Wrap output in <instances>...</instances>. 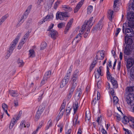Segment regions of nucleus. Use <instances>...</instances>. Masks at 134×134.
I'll use <instances>...</instances> for the list:
<instances>
[{"instance_id":"obj_45","label":"nucleus","mask_w":134,"mask_h":134,"mask_svg":"<svg viewBox=\"0 0 134 134\" xmlns=\"http://www.w3.org/2000/svg\"><path fill=\"white\" fill-rule=\"evenodd\" d=\"M103 69V67L102 66H100L99 67V69L97 70V73L99 74H101L102 75H103V74L102 73V69Z\"/></svg>"},{"instance_id":"obj_18","label":"nucleus","mask_w":134,"mask_h":134,"mask_svg":"<svg viewBox=\"0 0 134 134\" xmlns=\"http://www.w3.org/2000/svg\"><path fill=\"white\" fill-rule=\"evenodd\" d=\"M9 93L11 96L13 97H17L19 95L17 91L13 90L9 91Z\"/></svg>"},{"instance_id":"obj_60","label":"nucleus","mask_w":134,"mask_h":134,"mask_svg":"<svg viewBox=\"0 0 134 134\" xmlns=\"http://www.w3.org/2000/svg\"><path fill=\"white\" fill-rule=\"evenodd\" d=\"M28 33H26L25 34L24 36L23 39V40H24L26 41V40L28 38Z\"/></svg>"},{"instance_id":"obj_61","label":"nucleus","mask_w":134,"mask_h":134,"mask_svg":"<svg viewBox=\"0 0 134 134\" xmlns=\"http://www.w3.org/2000/svg\"><path fill=\"white\" fill-rule=\"evenodd\" d=\"M71 129H70L66 131L65 134H71Z\"/></svg>"},{"instance_id":"obj_33","label":"nucleus","mask_w":134,"mask_h":134,"mask_svg":"<svg viewBox=\"0 0 134 134\" xmlns=\"http://www.w3.org/2000/svg\"><path fill=\"white\" fill-rule=\"evenodd\" d=\"M77 115H75V118L73 120V122L74 126H75L76 124H78L79 123V121H77Z\"/></svg>"},{"instance_id":"obj_37","label":"nucleus","mask_w":134,"mask_h":134,"mask_svg":"<svg viewBox=\"0 0 134 134\" xmlns=\"http://www.w3.org/2000/svg\"><path fill=\"white\" fill-rule=\"evenodd\" d=\"M47 46V43L46 42H43L42 43L41 45V50H42L45 48Z\"/></svg>"},{"instance_id":"obj_52","label":"nucleus","mask_w":134,"mask_h":134,"mask_svg":"<svg viewBox=\"0 0 134 134\" xmlns=\"http://www.w3.org/2000/svg\"><path fill=\"white\" fill-rule=\"evenodd\" d=\"M127 90L129 92H132L133 90V87H127Z\"/></svg>"},{"instance_id":"obj_19","label":"nucleus","mask_w":134,"mask_h":134,"mask_svg":"<svg viewBox=\"0 0 134 134\" xmlns=\"http://www.w3.org/2000/svg\"><path fill=\"white\" fill-rule=\"evenodd\" d=\"M63 10L66 12H70L72 10V8L68 5H63L62 6Z\"/></svg>"},{"instance_id":"obj_63","label":"nucleus","mask_w":134,"mask_h":134,"mask_svg":"<svg viewBox=\"0 0 134 134\" xmlns=\"http://www.w3.org/2000/svg\"><path fill=\"white\" fill-rule=\"evenodd\" d=\"M14 106L15 107H17L18 106V103L17 100H14Z\"/></svg>"},{"instance_id":"obj_64","label":"nucleus","mask_w":134,"mask_h":134,"mask_svg":"<svg viewBox=\"0 0 134 134\" xmlns=\"http://www.w3.org/2000/svg\"><path fill=\"white\" fill-rule=\"evenodd\" d=\"M101 132L103 134H107V131L103 128H102Z\"/></svg>"},{"instance_id":"obj_47","label":"nucleus","mask_w":134,"mask_h":134,"mask_svg":"<svg viewBox=\"0 0 134 134\" xmlns=\"http://www.w3.org/2000/svg\"><path fill=\"white\" fill-rule=\"evenodd\" d=\"M41 115L38 112H37L35 116V118L36 121H37L39 119Z\"/></svg>"},{"instance_id":"obj_31","label":"nucleus","mask_w":134,"mask_h":134,"mask_svg":"<svg viewBox=\"0 0 134 134\" xmlns=\"http://www.w3.org/2000/svg\"><path fill=\"white\" fill-rule=\"evenodd\" d=\"M51 73V71H49L46 72L44 75V77L48 79L50 77Z\"/></svg>"},{"instance_id":"obj_53","label":"nucleus","mask_w":134,"mask_h":134,"mask_svg":"<svg viewBox=\"0 0 134 134\" xmlns=\"http://www.w3.org/2000/svg\"><path fill=\"white\" fill-rule=\"evenodd\" d=\"M121 62H119L118 63V64L117 69V70L119 71L120 70L121 66Z\"/></svg>"},{"instance_id":"obj_26","label":"nucleus","mask_w":134,"mask_h":134,"mask_svg":"<svg viewBox=\"0 0 134 134\" xmlns=\"http://www.w3.org/2000/svg\"><path fill=\"white\" fill-rule=\"evenodd\" d=\"M8 17V15L7 14L2 16L0 19V26L5 21L6 19Z\"/></svg>"},{"instance_id":"obj_7","label":"nucleus","mask_w":134,"mask_h":134,"mask_svg":"<svg viewBox=\"0 0 134 134\" xmlns=\"http://www.w3.org/2000/svg\"><path fill=\"white\" fill-rule=\"evenodd\" d=\"M127 18L128 21L125 23L134 26V13L132 12H130L128 13Z\"/></svg>"},{"instance_id":"obj_39","label":"nucleus","mask_w":134,"mask_h":134,"mask_svg":"<svg viewBox=\"0 0 134 134\" xmlns=\"http://www.w3.org/2000/svg\"><path fill=\"white\" fill-rule=\"evenodd\" d=\"M70 75L71 74H69L68 73H67L66 75L65 76L63 79L65 80H66L68 82L69 81V79Z\"/></svg>"},{"instance_id":"obj_1","label":"nucleus","mask_w":134,"mask_h":134,"mask_svg":"<svg viewBox=\"0 0 134 134\" xmlns=\"http://www.w3.org/2000/svg\"><path fill=\"white\" fill-rule=\"evenodd\" d=\"M93 19V17H91L88 20L86 21L82 25L81 29L80 31V32L82 34L84 32L86 31L84 35V37L85 38L87 37L88 36L90 28L93 25V23H92Z\"/></svg>"},{"instance_id":"obj_58","label":"nucleus","mask_w":134,"mask_h":134,"mask_svg":"<svg viewBox=\"0 0 134 134\" xmlns=\"http://www.w3.org/2000/svg\"><path fill=\"white\" fill-rule=\"evenodd\" d=\"M64 24L63 23H60L58 25V28H61L64 26Z\"/></svg>"},{"instance_id":"obj_48","label":"nucleus","mask_w":134,"mask_h":134,"mask_svg":"<svg viewBox=\"0 0 134 134\" xmlns=\"http://www.w3.org/2000/svg\"><path fill=\"white\" fill-rule=\"evenodd\" d=\"M2 107L4 111H5L6 110H7L8 109L7 105L5 103H3L2 105Z\"/></svg>"},{"instance_id":"obj_62","label":"nucleus","mask_w":134,"mask_h":134,"mask_svg":"<svg viewBox=\"0 0 134 134\" xmlns=\"http://www.w3.org/2000/svg\"><path fill=\"white\" fill-rule=\"evenodd\" d=\"M43 93L41 94L38 97V102H40L42 99V95Z\"/></svg>"},{"instance_id":"obj_3","label":"nucleus","mask_w":134,"mask_h":134,"mask_svg":"<svg viewBox=\"0 0 134 134\" xmlns=\"http://www.w3.org/2000/svg\"><path fill=\"white\" fill-rule=\"evenodd\" d=\"M124 60H126L127 59V56L129 57L134 56V48L133 46H125L124 50Z\"/></svg>"},{"instance_id":"obj_14","label":"nucleus","mask_w":134,"mask_h":134,"mask_svg":"<svg viewBox=\"0 0 134 134\" xmlns=\"http://www.w3.org/2000/svg\"><path fill=\"white\" fill-rule=\"evenodd\" d=\"M82 91L80 88L77 89L76 92L75 97L77 99H79L82 94Z\"/></svg>"},{"instance_id":"obj_34","label":"nucleus","mask_w":134,"mask_h":134,"mask_svg":"<svg viewBox=\"0 0 134 134\" xmlns=\"http://www.w3.org/2000/svg\"><path fill=\"white\" fill-rule=\"evenodd\" d=\"M29 57H30L32 58L35 56L34 51L33 50L31 49L29 50Z\"/></svg>"},{"instance_id":"obj_8","label":"nucleus","mask_w":134,"mask_h":134,"mask_svg":"<svg viewBox=\"0 0 134 134\" xmlns=\"http://www.w3.org/2000/svg\"><path fill=\"white\" fill-rule=\"evenodd\" d=\"M126 101L128 104L133 105L134 104V94L131 93L128 94L126 97Z\"/></svg>"},{"instance_id":"obj_15","label":"nucleus","mask_w":134,"mask_h":134,"mask_svg":"<svg viewBox=\"0 0 134 134\" xmlns=\"http://www.w3.org/2000/svg\"><path fill=\"white\" fill-rule=\"evenodd\" d=\"M73 19H71L69 20V22L67 23L64 31L65 33V34H66L69 31L70 28L71 27L72 23H73Z\"/></svg>"},{"instance_id":"obj_54","label":"nucleus","mask_w":134,"mask_h":134,"mask_svg":"<svg viewBox=\"0 0 134 134\" xmlns=\"http://www.w3.org/2000/svg\"><path fill=\"white\" fill-rule=\"evenodd\" d=\"M121 30V29L120 28H118L116 29V30L115 32V36H117L118 34Z\"/></svg>"},{"instance_id":"obj_11","label":"nucleus","mask_w":134,"mask_h":134,"mask_svg":"<svg viewBox=\"0 0 134 134\" xmlns=\"http://www.w3.org/2000/svg\"><path fill=\"white\" fill-rule=\"evenodd\" d=\"M20 34H19L16 37L15 39L13 41V42L11 44L10 47L15 48V46L18 43V41L20 38Z\"/></svg>"},{"instance_id":"obj_49","label":"nucleus","mask_w":134,"mask_h":134,"mask_svg":"<svg viewBox=\"0 0 134 134\" xmlns=\"http://www.w3.org/2000/svg\"><path fill=\"white\" fill-rule=\"evenodd\" d=\"M113 102L114 104H116L119 101V99L118 98L115 96L113 97Z\"/></svg>"},{"instance_id":"obj_16","label":"nucleus","mask_w":134,"mask_h":134,"mask_svg":"<svg viewBox=\"0 0 134 134\" xmlns=\"http://www.w3.org/2000/svg\"><path fill=\"white\" fill-rule=\"evenodd\" d=\"M84 2V0H81L78 3L74 9V12L75 13L77 12L78 11L79 9L83 4Z\"/></svg>"},{"instance_id":"obj_56","label":"nucleus","mask_w":134,"mask_h":134,"mask_svg":"<svg viewBox=\"0 0 134 134\" xmlns=\"http://www.w3.org/2000/svg\"><path fill=\"white\" fill-rule=\"evenodd\" d=\"M97 99L96 98H94L92 100L91 103L94 105L97 103Z\"/></svg>"},{"instance_id":"obj_5","label":"nucleus","mask_w":134,"mask_h":134,"mask_svg":"<svg viewBox=\"0 0 134 134\" xmlns=\"http://www.w3.org/2000/svg\"><path fill=\"white\" fill-rule=\"evenodd\" d=\"M69 17V14L66 12H57L56 15V19H60L61 20L66 21L67 19H65V18Z\"/></svg>"},{"instance_id":"obj_40","label":"nucleus","mask_w":134,"mask_h":134,"mask_svg":"<svg viewBox=\"0 0 134 134\" xmlns=\"http://www.w3.org/2000/svg\"><path fill=\"white\" fill-rule=\"evenodd\" d=\"M52 120L50 119L48 122L47 126L46 127L47 128V129H48L50 127L52 126Z\"/></svg>"},{"instance_id":"obj_10","label":"nucleus","mask_w":134,"mask_h":134,"mask_svg":"<svg viewBox=\"0 0 134 134\" xmlns=\"http://www.w3.org/2000/svg\"><path fill=\"white\" fill-rule=\"evenodd\" d=\"M19 119V117L17 115L14 116L13 118L11 119L10 123L9 129H12L15 124L16 123L17 120Z\"/></svg>"},{"instance_id":"obj_35","label":"nucleus","mask_w":134,"mask_h":134,"mask_svg":"<svg viewBox=\"0 0 134 134\" xmlns=\"http://www.w3.org/2000/svg\"><path fill=\"white\" fill-rule=\"evenodd\" d=\"M48 79L43 77V80L41 81V85L42 86L47 83Z\"/></svg>"},{"instance_id":"obj_23","label":"nucleus","mask_w":134,"mask_h":134,"mask_svg":"<svg viewBox=\"0 0 134 134\" xmlns=\"http://www.w3.org/2000/svg\"><path fill=\"white\" fill-rule=\"evenodd\" d=\"M128 71L130 73L131 78L134 80V66L132 67L130 69V68L129 71Z\"/></svg>"},{"instance_id":"obj_2","label":"nucleus","mask_w":134,"mask_h":134,"mask_svg":"<svg viewBox=\"0 0 134 134\" xmlns=\"http://www.w3.org/2000/svg\"><path fill=\"white\" fill-rule=\"evenodd\" d=\"M132 28H134V26L124 23L122 25V31L124 32L125 30L126 36H125L134 37V32Z\"/></svg>"},{"instance_id":"obj_57","label":"nucleus","mask_w":134,"mask_h":134,"mask_svg":"<svg viewBox=\"0 0 134 134\" xmlns=\"http://www.w3.org/2000/svg\"><path fill=\"white\" fill-rule=\"evenodd\" d=\"M66 105V102L63 101V103L61 107V110L64 109Z\"/></svg>"},{"instance_id":"obj_30","label":"nucleus","mask_w":134,"mask_h":134,"mask_svg":"<svg viewBox=\"0 0 134 134\" xmlns=\"http://www.w3.org/2000/svg\"><path fill=\"white\" fill-rule=\"evenodd\" d=\"M81 33L78 34L74 39V40H76V43H77L81 40Z\"/></svg>"},{"instance_id":"obj_29","label":"nucleus","mask_w":134,"mask_h":134,"mask_svg":"<svg viewBox=\"0 0 134 134\" xmlns=\"http://www.w3.org/2000/svg\"><path fill=\"white\" fill-rule=\"evenodd\" d=\"M97 63V60H96L92 62L90 67V71H91L93 69Z\"/></svg>"},{"instance_id":"obj_55","label":"nucleus","mask_w":134,"mask_h":134,"mask_svg":"<svg viewBox=\"0 0 134 134\" xmlns=\"http://www.w3.org/2000/svg\"><path fill=\"white\" fill-rule=\"evenodd\" d=\"M119 1L118 0H115L113 5V8H114V9L115 10V9L116 7V5H117V3Z\"/></svg>"},{"instance_id":"obj_44","label":"nucleus","mask_w":134,"mask_h":134,"mask_svg":"<svg viewBox=\"0 0 134 134\" xmlns=\"http://www.w3.org/2000/svg\"><path fill=\"white\" fill-rule=\"evenodd\" d=\"M43 121H42L39 124V125L37 127V129L36 130V131L37 132H38V130L40 129L43 126Z\"/></svg>"},{"instance_id":"obj_28","label":"nucleus","mask_w":134,"mask_h":134,"mask_svg":"<svg viewBox=\"0 0 134 134\" xmlns=\"http://www.w3.org/2000/svg\"><path fill=\"white\" fill-rule=\"evenodd\" d=\"M104 25L103 23L101 21H99L97 25V29L99 30H100Z\"/></svg>"},{"instance_id":"obj_51","label":"nucleus","mask_w":134,"mask_h":134,"mask_svg":"<svg viewBox=\"0 0 134 134\" xmlns=\"http://www.w3.org/2000/svg\"><path fill=\"white\" fill-rule=\"evenodd\" d=\"M124 130L125 131V133L126 134H132L131 131L127 129L123 128Z\"/></svg>"},{"instance_id":"obj_43","label":"nucleus","mask_w":134,"mask_h":134,"mask_svg":"<svg viewBox=\"0 0 134 134\" xmlns=\"http://www.w3.org/2000/svg\"><path fill=\"white\" fill-rule=\"evenodd\" d=\"M93 7L91 5L88 6L87 8V12L88 14H90L92 11Z\"/></svg>"},{"instance_id":"obj_21","label":"nucleus","mask_w":134,"mask_h":134,"mask_svg":"<svg viewBox=\"0 0 134 134\" xmlns=\"http://www.w3.org/2000/svg\"><path fill=\"white\" fill-rule=\"evenodd\" d=\"M78 107V102L76 101H75L74 102L73 105V108L74 109V114L75 113H76Z\"/></svg>"},{"instance_id":"obj_6","label":"nucleus","mask_w":134,"mask_h":134,"mask_svg":"<svg viewBox=\"0 0 134 134\" xmlns=\"http://www.w3.org/2000/svg\"><path fill=\"white\" fill-rule=\"evenodd\" d=\"M32 8V5H30L29 6L24 13L21 16L20 20L19 21L18 24L16 26V27H18L20 26L24 21V20L26 19L29 13Z\"/></svg>"},{"instance_id":"obj_24","label":"nucleus","mask_w":134,"mask_h":134,"mask_svg":"<svg viewBox=\"0 0 134 134\" xmlns=\"http://www.w3.org/2000/svg\"><path fill=\"white\" fill-rule=\"evenodd\" d=\"M110 81L113 85L114 88H116L118 87V84L116 81L115 78H113L110 79Z\"/></svg>"},{"instance_id":"obj_42","label":"nucleus","mask_w":134,"mask_h":134,"mask_svg":"<svg viewBox=\"0 0 134 134\" xmlns=\"http://www.w3.org/2000/svg\"><path fill=\"white\" fill-rule=\"evenodd\" d=\"M49 3L47 1L44 4V7L46 9H49L51 8L52 5L50 6H49Z\"/></svg>"},{"instance_id":"obj_36","label":"nucleus","mask_w":134,"mask_h":134,"mask_svg":"<svg viewBox=\"0 0 134 134\" xmlns=\"http://www.w3.org/2000/svg\"><path fill=\"white\" fill-rule=\"evenodd\" d=\"M106 73L107 77L108 80H110L111 79H112L113 78H114L113 77H112L109 71V70H107Z\"/></svg>"},{"instance_id":"obj_4","label":"nucleus","mask_w":134,"mask_h":134,"mask_svg":"<svg viewBox=\"0 0 134 134\" xmlns=\"http://www.w3.org/2000/svg\"><path fill=\"white\" fill-rule=\"evenodd\" d=\"M78 72L77 70H76L75 71L71 79V88L73 89L74 90L76 85V84L78 81L77 77L79 75Z\"/></svg>"},{"instance_id":"obj_32","label":"nucleus","mask_w":134,"mask_h":134,"mask_svg":"<svg viewBox=\"0 0 134 134\" xmlns=\"http://www.w3.org/2000/svg\"><path fill=\"white\" fill-rule=\"evenodd\" d=\"M68 82L63 79L62 80L60 85V87L63 88L66 85Z\"/></svg>"},{"instance_id":"obj_20","label":"nucleus","mask_w":134,"mask_h":134,"mask_svg":"<svg viewBox=\"0 0 134 134\" xmlns=\"http://www.w3.org/2000/svg\"><path fill=\"white\" fill-rule=\"evenodd\" d=\"M113 10H109L108 12V17L110 20L112 21V19L114 18L113 15Z\"/></svg>"},{"instance_id":"obj_38","label":"nucleus","mask_w":134,"mask_h":134,"mask_svg":"<svg viewBox=\"0 0 134 134\" xmlns=\"http://www.w3.org/2000/svg\"><path fill=\"white\" fill-rule=\"evenodd\" d=\"M62 2V1H60L58 0L54 4V8L55 9H56L58 5L59 4Z\"/></svg>"},{"instance_id":"obj_17","label":"nucleus","mask_w":134,"mask_h":134,"mask_svg":"<svg viewBox=\"0 0 134 134\" xmlns=\"http://www.w3.org/2000/svg\"><path fill=\"white\" fill-rule=\"evenodd\" d=\"M50 33L52 38L53 39H55L58 34L57 31L55 30L52 29L50 31Z\"/></svg>"},{"instance_id":"obj_22","label":"nucleus","mask_w":134,"mask_h":134,"mask_svg":"<svg viewBox=\"0 0 134 134\" xmlns=\"http://www.w3.org/2000/svg\"><path fill=\"white\" fill-rule=\"evenodd\" d=\"M53 15L52 13H50L47 15L45 18L44 20L46 21H49L52 20L53 18Z\"/></svg>"},{"instance_id":"obj_46","label":"nucleus","mask_w":134,"mask_h":134,"mask_svg":"<svg viewBox=\"0 0 134 134\" xmlns=\"http://www.w3.org/2000/svg\"><path fill=\"white\" fill-rule=\"evenodd\" d=\"M25 124V120H23L21 122L19 127L20 129H21L23 127H24Z\"/></svg>"},{"instance_id":"obj_9","label":"nucleus","mask_w":134,"mask_h":134,"mask_svg":"<svg viewBox=\"0 0 134 134\" xmlns=\"http://www.w3.org/2000/svg\"><path fill=\"white\" fill-rule=\"evenodd\" d=\"M132 37L125 36V43H124L125 46H125H133L132 45L133 43Z\"/></svg>"},{"instance_id":"obj_50","label":"nucleus","mask_w":134,"mask_h":134,"mask_svg":"<svg viewBox=\"0 0 134 134\" xmlns=\"http://www.w3.org/2000/svg\"><path fill=\"white\" fill-rule=\"evenodd\" d=\"M91 118V114L90 113H88L87 114L86 112V117L85 119L86 120H89Z\"/></svg>"},{"instance_id":"obj_12","label":"nucleus","mask_w":134,"mask_h":134,"mask_svg":"<svg viewBox=\"0 0 134 134\" xmlns=\"http://www.w3.org/2000/svg\"><path fill=\"white\" fill-rule=\"evenodd\" d=\"M104 57V53L103 51H99L96 56V60H102Z\"/></svg>"},{"instance_id":"obj_25","label":"nucleus","mask_w":134,"mask_h":134,"mask_svg":"<svg viewBox=\"0 0 134 134\" xmlns=\"http://www.w3.org/2000/svg\"><path fill=\"white\" fill-rule=\"evenodd\" d=\"M122 122L124 124L128 123L129 122V116H124L122 119Z\"/></svg>"},{"instance_id":"obj_27","label":"nucleus","mask_w":134,"mask_h":134,"mask_svg":"<svg viewBox=\"0 0 134 134\" xmlns=\"http://www.w3.org/2000/svg\"><path fill=\"white\" fill-rule=\"evenodd\" d=\"M17 62L19 66L20 67L23 66L24 64V63L23 60L19 59L18 60Z\"/></svg>"},{"instance_id":"obj_59","label":"nucleus","mask_w":134,"mask_h":134,"mask_svg":"<svg viewBox=\"0 0 134 134\" xmlns=\"http://www.w3.org/2000/svg\"><path fill=\"white\" fill-rule=\"evenodd\" d=\"M54 26V24H52L49 27V28L47 29V31H51L53 27Z\"/></svg>"},{"instance_id":"obj_13","label":"nucleus","mask_w":134,"mask_h":134,"mask_svg":"<svg viewBox=\"0 0 134 134\" xmlns=\"http://www.w3.org/2000/svg\"><path fill=\"white\" fill-rule=\"evenodd\" d=\"M74 90L71 88L69 93H68L66 96L65 97L63 101L66 102H68L70 99Z\"/></svg>"},{"instance_id":"obj_41","label":"nucleus","mask_w":134,"mask_h":134,"mask_svg":"<svg viewBox=\"0 0 134 134\" xmlns=\"http://www.w3.org/2000/svg\"><path fill=\"white\" fill-rule=\"evenodd\" d=\"M129 122L130 125L134 123V117L131 116H129Z\"/></svg>"}]
</instances>
